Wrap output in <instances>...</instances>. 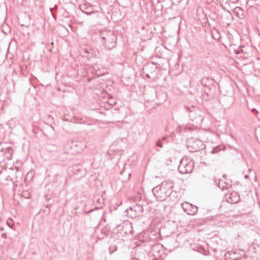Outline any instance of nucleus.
Masks as SVG:
<instances>
[{
    "instance_id": "nucleus-16",
    "label": "nucleus",
    "mask_w": 260,
    "mask_h": 260,
    "mask_svg": "<svg viewBox=\"0 0 260 260\" xmlns=\"http://www.w3.org/2000/svg\"><path fill=\"white\" fill-rule=\"evenodd\" d=\"M48 126H49V128L50 129V130H51L52 132H54V127L52 126V125H48Z\"/></svg>"
},
{
    "instance_id": "nucleus-20",
    "label": "nucleus",
    "mask_w": 260,
    "mask_h": 260,
    "mask_svg": "<svg viewBox=\"0 0 260 260\" xmlns=\"http://www.w3.org/2000/svg\"><path fill=\"white\" fill-rule=\"evenodd\" d=\"M244 178H245V179H247V178H248V176L247 175H245V176H244Z\"/></svg>"
},
{
    "instance_id": "nucleus-15",
    "label": "nucleus",
    "mask_w": 260,
    "mask_h": 260,
    "mask_svg": "<svg viewBox=\"0 0 260 260\" xmlns=\"http://www.w3.org/2000/svg\"><path fill=\"white\" fill-rule=\"evenodd\" d=\"M220 151V149L219 146H216L212 149V151H211V153H218V152H219Z\"/></svg>"
},
{
    "instance_id": "nucleus-24",
    "label": "nucleus",
    "mask_w": 260,
    "mask_h": 260,
    "mask_svg": "<svg viewBox=\"0 0 260 260\" xmlns=\"http://www.w3.org/2000/svg\"><path fill=\"white\" fill-rule=\"evenodd\" d=\"M102 38L103 39H105V37L104 36H102Z\"/></svg>"
},
{
    "instance_id": "nucleus-14",
    "label": "nucleus",
    "mask_w": 260,
    "mask_h": 260,
    "mask_svg": "<svg viewBox=\"0 0 260 260\" xmlns=\"http://www.w3.org/2000/svg\"><path fill=\"white\" fill-rule=\"evenodd\" d=\"M117 250V246L116 245L110 246L109 248V251L110 254L113 253Z\"/></svg>"
},
{
    "instance_id": "nucleus-13",
    "label": "nucleus",
    "mask_w": 260,
    "mask_h": 260,
    "mask_svg": "<svg viewBox=\"0 0 260 260\" xmlns=\"http://www.w3.org/2000/svg\"><path fill=\"white\" fill-rule=\"evenodd\" d=\"M243 11L242 9L240 7H236L234 10V13L237 16L239 17L240 13Z\"/></svg>"
},
{
    "instance_id": "nucleus-7",
    "label": "nucleus",
    "mask_w": 260,
    "mask_h": 260,
    "mask_svg": "<svg viewBox=\"0 0 260 260\" xmlns=\"http://www.w3.org/2000/svg\"><path fill=\"white\" fill-rule=\"evenodd\" d=\"M201 83L203 86L206 87L208 89V91L205 89L204 91L207 95H209V91L210 90L211 87L214 83L213 79L209 77H205L201 80Z\"/></svg>"
},
{
    "instance_id": "nucleus-1",
    "label": "nucleus",
    "mask_w": 260,
    "mask_h": 260,
    "mask_svg": "<svg viewBox=\"0 0 260 260\" xmlns=\"http://www.w3.org/2000/svg\"><path fill=\"white\" fill-rule=\"evenodd\" d=\"M173 187L172 182L164 181L160 184L154 187L152 191L158 201H163L172 194Z\"/></svg>"
},
{
    "instance_id": "nucleus-4",
    "label": "nucleus",
    "mask_w": 260,
    "mask_h": 260,
    "mask_svg": "<svg viewBox=\"0 0 260 260\" xmlns=\"http://www.w3.org/2000/svg\"><path fill=\"white\" fill-rule=\"evenodd\" d=\"M188 146L192 149L193 151H198L205 148L203 142L200 139H191L188 144Z\"/></svg>"
},
{
    "instance_id": "nucleus-22",
    "label": "nucleus",
    "mask_w": 260,
    "mask_h": 260,
    "mask_svg": "<svg viewBox=\"0 0 260 260\" xmlns=\"http://www.w3.org/2000/svg\"><path fill=\"white\" fill-rule=\"evenodd\" d=\"M2 148L1 147V145H0V151H2Z\"/></svg>"
},
{
    "instance_id": "nucleus-23",
    "label": "nucleus",
    "mask_w": 260,
    "mask_h": 260,
    "mask_svg": "<svg viewBox=\"0 0 260 260\" xmlns=\"http://www.w3.org/2000/svg\"><path fill=\"white\" fill-rule=\"evenodd\" d=\"M52 10H53V8H50V11H51L52 13Z\"/></svg>"
},
{
    "instance_id": "nucleus-11",
    "label": "nucleus",
    "mask_w": 260,
    "mask_h": 260,
    "mask_svg": "<svg viewBox=\"0 0 260 260\" xmlns=\"http://www.w3.org/2000/svg\"><path fill=\"white\" fill-rule=\"evenodd\" d=\"M217 185L221 190L228 189L230 186L225 181L221 180H219Z\"/></svg>"
},
{
    "instance_id": "nucleus-18",
    "label": "nucleus",
    "mask_w": 260,
    "mask_h": 260,
    "mask_svg": "<svg viewBox=\"0 0 260 260\" xmlns=\"http://www.w3.org/2000/svg\"><path fill=\"white\" fill-rule=\"evenodd\" d=\"M251 111H252V112H254V111H255L256 112H257V111L256 110V109H255V108H253V109H251Z\"/></svg>"
},
{
    "instance_id": "nucleus-9",
    "label": "nucleus",
    "mask_w": 260,
    "mask_h": 260,
    "mask_svg": "<svg viewBox=\"0 0 260 260\" xmlns=\"http://www.w3.org/2000/svg\"><path fill=\"white\" fill-rule=\"evenodd\" d=\"M185 108L186 109H187V110L190 111V113L189 114V116L191 120L196 121L197 123L198 122L197 121L198 120H199L200 121H202L203 118L199 115L198 116V117H194V115L195 114L194 111L190 110V108L187 106H185Z\"/></svg>"
},
{
    "instance_id": "nucleus-25",
    "label": "nucleus",
    "mask_w": 260,
    "mask_h": 260,
    "mask_svg": "<svg viewBox=\"0 0 260 260\" xmlns=\"http://www.w3.org/2000/svg\"><path fill=\"white\" fill-rule=\"evenodd\" d=\"M249 172H251V169H249Z\"/></svg>"
},
{
    "instance_id": "nucleus-12",
    "label": "nucleus",
    "mask_w": 260,
    "mask_h": 260,
    "mask_svg": "<svg viewBox=\"0 0 260 260\" xmlns=\"http://www.w3.org/2000/svg\"><path fill=\"white\" fill-rule=\"evenodd\" d=\"M89 8L87 7L86 6H82L81 10V11L84 13L85 14H87V15H90L93 13H94L93 11H88Z\"/></svg>"
},
{
    "instance_id": "nucleus-3",
    "label": "nucleus",
    "mask_w": 260,
    "mask_h": 260,
    "mask_svg": "<svg viewBox=\"0 0 260 260\" xmlns=\"http://www.w3.org/2000/svg\"><path fill=\"white\" fill-rule=\"evenodd\" d=\"M245 255V251L239 249L226 252L224 254V258L225 260H238Z\"/></svg>"
},
{
    "instance_id": "nucleus-6",
    "label": "nucleus",
    "mask_w": 260,
    "mask_h": 260,
    "mask_svg": "<svg viewBox=\"0 0 260 260\" xmlns=\"http://www.w3.org/2000/svg\"><path fill=\"white\" fill-rule=\"evenodd\" d=\"M86 148V145L84 142L80 141H76L72 142V146H71V149L73 150L72 153H80L83 151Z\"/></svg>"
},
{
    "instance_id": "nucleus-5",
    "label": "nucleus",
    "mask_w": 260,
    "mask_h": 260,
    "mask_svg": "<svg viewBox=\"0 0 260 260\" xmlns=\"http://www.w3.org/2000/svg\"><path fill=\"white\" fill-rule=\"evenodd\" d=\"M184 212L187 214L193 215L196 214L198 211V207L187 202H185L181 205Z\"/></svg>"
},
{
    "instance_id": "nucleus-8",
    "label": "nucleus",
    "mask_w": 260,
    "mask_h": 260,
    "mask_svg": "<svg viewBox=\"0 0 260 260\" xmlns=\"http://www.w3.org/2000/svg\"><path fill=\"white\" fill-rule=\"evenodd\" d=\"M226 199L227 201L231 204L237 203L240 200V196L236 192H233L229 194H227Z\"/></svg>"
},
{
    "instance_id": "nucleus-2",
    "label": "nucleus",
    "mask_w": 260,
    "mask_h": 260,
    "mask_svg": "<svg viewBox=\"0 0 260 260\" xmlns=\"http://www.w3.org/2000/svg\"><path fill=\"white\" fill-rule=\"evenodd\" d=\"M179 172L182 174L190 173L192 171L193 164L189 161L186 158H182L180 162L178 168Z\"/></svg>"
},
{
    "instance_id": "nucleus-10",
    "label": "nucleus",
    "mask_w": 260,
    "mask_h": 260,
    "mask_svg": "<svg viewBox=\"0 0 260 260\" xmlns=\"http://www.w3.org/2000/svg\"><path fill=\"white\" fill-rule=\"evenodd\" d=\"M169 143V138L167 136L162 137L161 139L157 140L156 142L157 147L162 148L165 144Z\"/></svg>"
},
{
    "instance_id": "nucleus-21",
    "label": "nucleus",
    "mask_w": 260,
    "mask_h": 260,
    "mask_svg": "<svg viewBox=\"0 0 260 260\" xmlns=\"http://www.w3.org/2000/svg\"><path fill=\"white\" fill-rule=\"evenodd\" d=\"M57 5H55V6H54V8L53 9H57Z\"/></svg>"
},
{
    "instance_id": "nucleus-19",
    "label": "nucleus",
    "mask_w": 260,
    "mask_h": 260,
    "mask_svg": "<svg viewBox=\"0 0 260 260\" xmlns=\"http://www.w3.org/2000/svg\"><path fill=\"white\" fill-rule=\"evenodd\" d=\"M84 51H85L86 53H88V54L89 53V51H88V50L87 49H85L84 50Z\"/></svg>"
},
{
    "instance_id": "nucleus-17",
    "label": "nucleus",
    "mask_w": 260,
    "mask_h": 260,
    "mask_svg": "<svg viewBox=\"0 0 260 260\" xmlns=\"http://www.w3.org/2000/svg\"><path fill=\"white\" fill-rule=\"evenodd\" d=\"M230 1L232 3H236L238 0H230Z\"/></svg>"
}]
</instances>
